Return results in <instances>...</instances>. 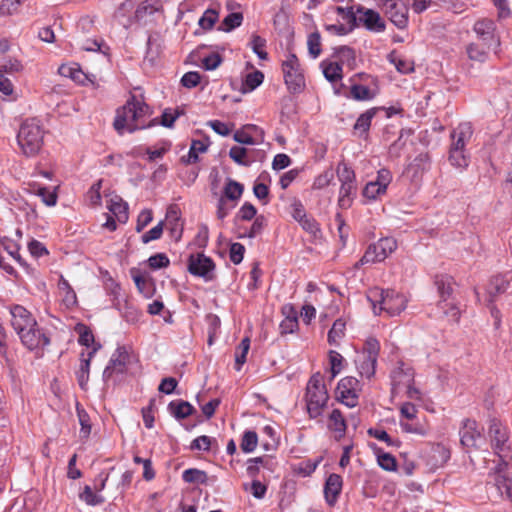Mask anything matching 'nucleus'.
<instances>
[{
    "label": "nucleus",
    "instance_id": "nucleus-6",
    "mask_svg": "<svg viewBox=\"0 0 512 512\" xmlns=\"http://www.w3.org/2000/svg\"><path fill=\"white\" fill-rule=\"evenodd\" d=\"M397 249V241L392 237H385L372 243L366 249L364 255L355 264V268H359L365 264H372L384 261L390 254Z\"/></svg>",
    "mask_w": 512,
    "mask_h": 512
},
{
    "label": "nucleus",
    "instance_id": "nucleus-32",
    "mask_svg": "<svg viewBox=\"0 0 512 512\" xmlns=\"http://www.w3.org/2000/svg\"><path fill=\"white\" fill-rule=\"evenodd\" d=\"M208 149V142L206 140H193L187 156L182 157V161L186 164L196 163L199 159V154L205 153Z\"/></svg>",
    "mask_w": 512,
    "mask_h": 512
},
{
    "label": "nucleus",
    "instance_id": "nucleus-22",
    "mask_svg": "<svg viewBox=\"0 0 512 512\" xmlns=\"http://www.w3.org/2000/svg\"><path fill=\"white\" fill-rule=\"evenodd\" d=\"M128 360V354L124 348H118L113 353L109 364L103 372V377L108 379L114 372L123 373L125 370L126 362Z\"/></svg>",
    "mask_w": 512,
    "mask_h": 512
},
{
    "label": "nucleus",
    "instance_id": "nucleus-59",
    "mask_svg": "<svg viewBox=\"0 0 512 512\" xmlns=\"http://www.w3.org/2000/svg\"><path fill=\"white\" fill-rule=\"evenodd\" d=\"M157 8L154 6L153 0H146L141 2L135 10V19L141 21L145 15L153 14Z\"/></svg>",
    "mask_w": 512,
    "mask_h": 512
},
{
    "label": "nucleus",
    "instance_id": "nucleus-36",
    "mask_svg": "<svg viewBox=\"0 0 512 512\" xmlns=\"http://www.w3.org/2000/svg\"><path fill=\"white\" fill-rule=\"evenodd\" d=\"M95 352L96 349L94 348L92 351L88 353V357L86 359L81 360L80 368L77 371V380L82 389H86L89 380L90 361L94 356Z\"/></svg>",
    "mask_w": 512,
    "mask_h": 512
},
{
    "label": "nucleus",
    "instance_id": "nucleus-31",
    "mask_svg": "<svg viewBox=\"0 0 512 512\" xmlns=\"http://www.w3.org/2000/svg\"><path fill=\"white\" fill-rule=\"evenodd\" d=\"M490 47L482 46L477 43H470L466 47V54L470 61L484 63L489 56Z\"/></svg>",
    "mask_w": 512,
    "mask_h": 512
},
{
    "label": "nucleus",
    "instance_id": "nucleus-60",
    "mask_svg": "<svg viewBox=\"0 0 512 512\" xmlns=\"http://www.w3.org/2000/svg\"><path fill=\"white\" fill-rule=\"evenodd\" d=\"M353 99L355 100H360V101H363V100H371L373 98V94L371 92V90L367 87V86H364V85H353L351 87V91H350Z\"/></svg>",
    "mask_w": 512,
    "mask_h": 512
},
{
    "label": "nucleus",
    "instance_id": "nucleus-14",
    "mask_svg": "<svg viewBox=\"0 0 512 512\" xmlns=\"http://www.w3.org/2000/svg\"><path fill=\"white\" fill-rule=\"evenodd\" d=\"M10 314L11 325L16 334L36 325L35 317L22 305H12L10 307Z\"/></svg>",
    "mask_w": 512,
    "mask_h": 512
},
{
    "label": "nucleus",
    "instance_id": "nucleus-44",
    "mask_svg": "<svg viewBox=\"0 0 512 512\" xmlns=\"http://www.w3.org/2000/svg\"><path fill=\"white\" fill-rule=\"evenodd\" d=\"M375 114H376L375 108L369 109V110L365 111L364 113H362L358 117V119L354 125V129L361 133H366L370 128L371 121H372L373 117L375 116Z\"/></svg>",
    "mask_w": 512,
    "mask_h": 512
},
{
    "label": "nucleus",
    "instance_id": "nucleus-54",
    "mask_svg": "<svg viewBox=\"0 0 512 512\" xmlns=\"http://www.w3.org/2000/svg\"><path fill=\"white\" fill-rule=\"evenodd\" d=\"M58 72L61 76L71 78L74 81H80L81 77L83 75L82 71L76 64L68 65L64 64L61 65L58 69Z\"/></svg>",
    "mask_w": 512,
    "mask_h": 512
},
{
    "label": "nucleus",
    "instance_id": "nucleus-1",
    "mask_svg": "<svg viewBox=\"0 0 512 512\" xmlns=\"http://www.w3.org/2000/svg\"><path fill=\"white\" fill-rule=\"evenodd\" d=\"M150 107L142 100L132 96L126 104L117 110L114 128L119 134L132 133L158 124L157 119L147 120Z\"/></svg>",
    "mask_w": 512,
    "mask_h": 512
},
{
    "label": "nucleus",
    "instance_id": "nucleus-39",
    "mask_svg": "<svg viewBox=\"0 0 512 512\" xmlns=\"http://www.w3.org/2000/svg\"><path fill=\"white\" fill-rule=\"evenodd\" d=\"M244 187L237 181L228 179L224 187V198L226 200L237 201L243 194Z\"/></svg>",
    "mask_w": 512,
    "mask_h": 512
},
{
    "label": "nucleus",
    "instance_id": "nucleus-15",
    "mask_svg": "<svg viewBox=\"0 0 512 512\" xmlns=\"http://www.w3.org/2000/svg\"><path fill=\"white\" fill-rule=\"evenodd\" d=\"M459 434L461 444L466 448H477L483 441L482 430L474 420H464Z\"/></svg>",
    "mask_w": 512,
    "mask_h": 512
},
{
    "label": "nucleus",
    "instance_id": "nucleus-50",
    "mask_svg": "<svg viewBox=\"0 0 512 512\" xmlns=\"http://www.w3.org/2000/svg\"><path fill=\"white\" fill-rule=\"evenodd\" d=\"M337 175L341 184H355V173L347 164L338 165Z\"/></svg>",
    "mask_w": 512,
    "mask_h": 512
},
{
    "label": "nucleus",
    "instance_id": "nucleus-51",
    "mask_svg": "<svg viewBox=\"0 0 512 512\" xmlns=\"http://www.w3.org/2000/svg\"><path fill=\"white\" fill-rule=\"evenodd\" d=\"M34 193L49 207L55 206L57 203V193L55 189L51 190L46 187H38Z\"/></svg>",
    "mask_w": 512,
    "mask_h": 512
},
{
    "label": "nucleus",
    "instance_id": "nucleus-17",
    "mask_svg": "<svg viewBox=\"0 0 512 512\" xmlns=\"http://www.w3.org/2000/svg\"><path fill=\"white\" fill-rule=\"evenodd\" d=\"M359 22L358 25L362 24L365 28L373 32H382L385 29V23L381 19L378 12L372 9H365L358 6Z\"/></svg>",
    "mask_w": 512,
    "mask_h": 512
},
{
    "label": "nucleus",
    "instance_id": "nucleus-24",
    "mask_svg": "<svg viewBox=\"0 0 512 512\" xmlns=\"http://www.w3.org/2000/svg\"><path fill=\"white\" fill-rule=\"evenodd\" d=\"M282 313L285 317L279 325L281 334L293 333L298 328L297 311L292 305L287 304L282 308Z\"/></svg>",
    "mask_w": 512,
    "mask_h": 512
},
{
    "label": "nucleus",
    "instance_id": "nucleus-21",
    "mask_svg": "<svg viewBox=\"0 0 512 512\" xmlns=\"http://www.w3.org/2000/svg\"><path fill=\"white\" fill-rule=\"evenodd\" d=\"M233 138L240 144L255 145L263 141V131L255 125H248L246 130H238Z\"/></svg>",
    "mask_w": 512,
    "mask_h": 512
},
{
    "label": "nucleus",
    "instance_id": "nucleus-56",
    "mask_svg": "<svg viewBox=\"0 0 512 512\" xmlns=\"http://www.w3.org/2000/svg\"><path fill=\"white\" fill-rule=\"evenodd\" d=\"M80 499L91 506H96L104 501L103 497L94 493L90 486L84 487L80 493Z\"/></svg>",
    "mask_w": 512,
    "mask_h": 512
},
{
    "label": "nucleus",
    "instance_id": "nucleus-18",
    "mask_svg": "<svg viewBox=\"0 0 512 512\" xmlns=\"http://www.w3.org/2000/svg\"><path fill=\"white\" fill-rule=\"evenodd\" d=\"M507 467L508 466H505L503 462H499L495 467V487L502 498L511 499L512 480L506 471Z\"/></svg>",
    "mask_w": 512,
    "mask_h": 512
},
{
    "label": "nucleus",
    "instance_id": "nucleus-27",
    "mask_svg": "<svg viewBox=\"0 0 512 512\" xmlns=\"http://www.w3.org/2000/svg\"><path fill=\"white\" fill-rule=\"evenodd\" d=\"M336 12L340 19L342 20V24L346 27H349L350 30H354L355 27L358 26L359 22V12L358 7L355 9L352 6L342 7L337 6Z\"/></svg>",
    "mask_w": 512,
    "mask_h": 512
},
{
    "label": "nucleus",
    "instance_id": "nucleus-42",
    "mask_svg": "<svg viewBox=\"0 0 512 512\" xmlns=\"http://www.w3.org/2000/svg\"><path fill=\"white\" fill-rule=\"evenodd\" d=\"M388 60L390 63H392L395 66L397 71L402 74H408L414 70L413 64L406 59L400 58L399 55L395 51H392L388 55Z\"/></svg>",
    "mask_w": 512,
    "mask_h": 512
},
{
    "label": "nucleus",
    "instance_id": "nucleus-4",
    "mask_svg": "<svg viewBox=\"0 0 512 512\" xmlns=\"http://www.w3.org/2000/svg\"><path fill=\"white\" fill-rule=\"evenodd\" d=\"M305 398L310 418L321 416L328 401V393L320 374L313 375L308 381Z\"/></svg>",
    "mask_w": 512,
    "mask_h": 512
},
{
    "label": "nucleus",
    "instance_id": "nucleus-62",
    "mask_svg": "<svg viewBox=\"0 0 512 512\" xmlns=\"http://www.w3.org/2000/svg\"><path fill=\"white\" fill-rule=\"evenodd\" d=\"M308 49L313 58H317L321 53V38L319 33H312L308 37Z\"/></svg>",
    "mask_w": 512,
    "mask_h": 512
},
{
    "label": "nucleus",
    "instance_id": "nucleus-34",
    "mask_svg": "<svg viewBox=\"0 0 512 512\" xmlns=\"http://www.w3.org/2000/svg\"><path fill=\"white\" fill-rule=\"evenodd\" d=\"M58 288L63 296V302L67 307H72L77 303L76 293L73 288L70 286L67 279L63 276H60L58 282Z\"/></svg>",
    "mask_w": 512,
    "mask_h": 512
},
{
    "label": "nucleus",
    "instance_id": "nucleus-57",
    "mask_svg": "<svg viewBox=\"0 0 512 512\" xmlns=\"http://www.w3.org/2000/svg\"><path fill=\"white\" fill-rule=\"evenodd\" d=\"M22 0H2L0 4V15L10 16L19 11Z\"/></svg>",
    "mask_w": 512,
    "mask_h": 512
},
{
    "label": "nucleus",
    "instance_id": "nucleus-55",
    "mask_svg": "<svg viewBox=\"0 0 512 512\" xmlns=\"http://www.w3.org/2000/svg\"><path fill=\"white\" fill-rule=\"evenodd\" d=\"M218 20V13L214 9H207L202 17L199 19L198 24L204 30L211 29Z\"/></svg>",
    "mask_w": 512,
    "mask_h": 512
},
{
    "label": "nucleus",
    "instance_id": "nucleus-20",
    "mask_svg": "<svg viewBox=\"0 0 512 512\" xmlns=\"http://www.w3.org/2000/svg\"><path fill=\"white\" fill-rule=\"evenodd\" d=\"M342 478L338 474H330L324 486V496L328 505L333 506L342 490Z\"/></svg>",
    "mask_w": 512,
    "mask_h": 512
},
{
    "label": "nucleus",
    "instance_id": "nucleus-38",
    "mask_svg": "<svg viewBox=\"0 0 512 512\" xmlns=\"http://www.w3.org/2000/svg\"><path fill=\"white\" fill-rule=\"evenodd\" d=\"M346 322L344 319H337L328 332V342L331 345H338L339 341L345 336Z\"/></svg>",
    "mask_w": 512,
    "mask_h": 512
},
{
    "label": "nucleus",
    "instance_id": "nucleus-3",
    "mask_svg": "<svg viewBox=\"0 0 512 512\" xmlns=\"http://www.w3.org/2000/svg\"><path fill=\"white\" fill-rule=\"evenodd\" d=\"M44 129L36 118L26 119L20 126L17 142L26 156H35L42 148Z\"/></svg>",
    "mask_w": 512,
    "mask_h": 512
},
{
    "label": "nucleus",
    "instance_id": "nucleus-46",
    "mask_svg": "<svg viewBox=\"0 0 512 512\" xmlns=\"http://www.w3.org/2000/svg\"><path fill=\"white\" fill-rule=\"evenodd\" d=\"M438 308L443 312L449 321L457 322L459 320L460 309L452 300H448V302L445 303L439 302Z\"/></svg>",
    "mask_w": 512,
    "mask_h": 512
},
{
    "label": "nucleus",
    "instance_id": "nucleus-28",
    "mask_svg": "<svg viewBox=\"0 0 512 512\" xmlns=\"http://www.w3.org/2000/svg\"><path fill=\"white\" fill-rule=\"evenodd\" d=\"M437 290L439 293L440 301L442 303L448 302L453 293V279L447 275L437 276L435 280Z\"/></svg>",
    "mask_w": 512,
    "mask_h": 512
},
{
    "label": "nucleus",
    "instance_id": "nucleus-37",
    "mask_svg": "<svg viewBox=\"0 0 512 512\" xmlns=\"http://www.w3.org/2000/svg\"><path fill=\"white\" fill-rule=\"evenodd\" d=\"M182 479L190 484H207L209 478L205 471L189 468L183 471Z\"/></svg>",
    "mask_w": 512,
    "mask_h": 512
},
{
    "label": "nucleus",
    "instance_id": "nucleus-5",
    "mask_svg": "<svg viewBox=\"0 0 512 512\" xmlns=\"http://www.w3.org/2000/svg\"><path fill=\"white\" fill-rule=\"evenodd\" d=\"M489 436L491 447L495 455L498 456L499 462H503L505 466H508L512 461V448L508 441L507 428L498 420L492 419L489 425Z\"/></svg>",
    "mask_w": 512,
    "mask_h": 512
},
{
    "label": "nucleus",
    "instance_id": "nucleus-33",
    "mask_svg": "<svg viewBox=\"0 0 512 512\" xmlns=\"http://www.w3.org/2000/svg\"><path fill=\"white\" fill-rule=\"evenodd\" d=\"M168 408L170 413L177 419H185L194 412L193 406L186 401H172Z\"/></svg>",
    "mask_w": 512,
    "mask_h": 512
},
{
    "label": "nucleus",
    "instance_id": "nucleus-30",
    "mask_svg": "<svg viewBox=\"0 0 512 512\" xmlns=\"http://www.w3.org/2000/svg\"><path fill=\"white\" fill-rule=\"evenodd\" d=\"M107 207L120 223L127 222L128 205L120 197L115 196L111 198Z\"/></svg>",
    "mask_w": 512,
    "mask_h": 512
},
{
    "label": "nucleus",
    "instance_id": "nucleus-2",
    "mask_svg": "<svg viewBox=\"0 0 512 512\" xmlns=\"http://www.w3.org/2000/svg\"><path fill=\"white\" fill-rule=\"evenodd\" d=\"M367 299L371 303L375 315H379L381 312H386L390 316L398 315L406 308L407 304L404 295L395 290L373 288L368 292Z\"/></svg>",
    "mask_w": 512,
    "mask_h": 512
},
{
    "label": "nucleus",
    "instance_id": "nucleus-53",
    "mask_svg": "<svg viewBox=\"0 0 512 512\" xmlns=\"http://www.w3.org/2000/svg\"><path fill=\"white\" fill-rule=\"evenodd\" d=\"M247 152H248V150L244 147L233 146L229 150V156L237 164L242 165V166H249L250 161L246 157Z\"/></svg>",
    "mask_w": 512,
    "mask_h": 512
},
{
    "label": "nucleus",
    "instance_id": "nucleus-49",
    "mask_svg": "<svg viewBox=\"0 0 512 512\" xmlns=\"http://www.w3.org/2000/svg\"><path fill=\"white\" fill-rule=\"evenodd\" d=\"M77 416L79 420V424L81 426L80 429V436L82 438H88V436L91 433V424H90V417L88 413L83 409L77 406Z\"/></svg>",
    "mask_w": 512,
    "mask_h": 512
},
{
    "label": "nucleus",
    "instance_id": "nucleus-10",
    "mask_svg": "<svg viewBox=\"0 0 512 512\" xmlns=\"http://www.w3.org/2000/svg\"><path fill=\"white\" fill-rule=\"evenodd\" d=\"M284 80L292 91H299L304 86V77L297 57L290 54L282 65Z\"/></svg>",
    "mask_w": 512,
    "mask_h": 512
},
{
    "label": "nucleus",
    "instance_id": "nucleus-13",
    "mask_svg": "<svg viewBox=\"0 0 512 512\" xmlns=\"http://www.w3.org/2000/svg\"><path fill=\"white\" fill-rule=\"evenodd\" d=\"M20 338L21 343L29 350L42 349L49 345L50 339L46 333L36 325L31 328H27L21 333L17 334Z\"/></svg>",
    "mask_w": 512,
    "mask_h": 512
},
{
    "label": "nucleus",
    "instance_id": "nucleus-11",
    "mask_svg": "<svg viewBox=\"0 0 512 512\" xmlns=\"http://www.w3.org/2000/svg\"><path fill=\"white\" fill-rule=\"evenodd\" d=\"M382 10L397 28H406L408 8L402 0H382Z\"/></svg>",
    "mask_w": 512,
    "mask_h": 512
},
{
    "label": "nucleus",
    "instance_id": "nucleus-29",
    "mask_svg": "<svg viewBox=\"0 0 512 512\" xmlns=\"http://www.w3.org/2000/svg\"><path fill=\"white\" fill-rule=\"evenodd\" d=\"M327 427L329 430L337 434V438H341L342 436H344L346 431V421L340 410L334 409L330 413Z\"/></svg>",
    "mask_w": 512,
    "mask_h": 512
},
{
    "label": "nucleus",
    "instance_id": "nucleus-9",
    "mask_svg": "<svg viewBox=\"0 0 512 512\" xmlns=\"http://www.w3.org/2000/svg\"><path fill=\"white\" fill-rule=\"evenodd\" d=\"M215 263L203 253L191 254L188 259V271L205 281H211L214 278Z\"/></svg>",
    "mask_w": 512,
    "mask_h": 512
},
{
    "label": "nucleus",
    "instance_id": "nucleus-41",
    "mask_svg": "<svg viewBox=\"0 0 512 512\" xmlns=\"http://www.w3.org/2000/svg\"><path fill=\"white\" fill-rule=\"evenodd\" d=\"M449 161L452 166L460 169H465L469 165V155L465 150L450 149Z\"/></svg>",
    "mask_w": 512,
    "mask_h": 512
},
{
    "label": "nucleus",
    "instance_id": "nucleus-12",
    "mask_svg": "<svg viewBox=\"0 0 512 512\" xmlns=\"http://www.w3.org/2000/svg\"><path fill=\"white\" fill-rule=\"evenodd\" d=\"M392 181V174L388 169H380L376 180L368 182L363 189V196L369 200H375L386 193L388 185Z\"/></svg>",
    "mask_w": 512,
    "mask_h": 512
},
{
    "label": "nucleus",
    "instance_id": "nucleus-45",
    "mask_svg": "<svg viewBox=\"0 0 512 512\" xmlns=\"http://www.w3.org/2000/svg\"><path fill=\"white\" fill-rule=\"evenodd\" d=\"M243 15L239 12H233L228 14L222 21L220 30L224 32H230L233 29L239 27L242 24Z\"/></svg>",
    "mask_w": 512,
    "mask_h": 512
},
{
    "label": "nucleus",
    "instance_id": "nucleus-35",
    "mask_svg": "<svg viewBox=\"0 0 512 512\" xmlns=\"http://www.w3.org/2000/svg\"><path fill=\"white\" fill-rule=\"evenodd\" d=\"M356 192L355 184H341L339 190L338 205L347 209L352 205L353 195Z\"/></svg>",
    "mask_w": 512,
    "mask_h": 512
},
{
    "label": "nucleus",
    "instance_id": "nucleus-16",
    "mask_svg": "<svg viewBox=\"0 0 512 512\" xmlns=\"http://www.w3.org/2000/svg\"><path fill=\"white\" fill-rule=\"evenodd\" d=\"M473 30L484 46H499V39L495 35L496 25L491 19H481L475 22Z\"/></svg>",
    "mask_w": 512,
    "mask_h": 512
},
{
    "label": "nucleus",
    "instance_id": "nucleus-63",
    "mask_svg": "<svg viewBox=\"0 0 512 512\" xmlns=\"http://www.w3.org/2000/svg\"><path fill=\"white\" fill-rule=\"evenodd\" d=\"M333 178H334V174L332 171H330V170L324 171L323 173H321L314 179L312 188L315 190L323 189L331 183Z\"/></svg>",
    "mask_w": 512,
    "mask_h": 512
},
{
    "label": "nucleus",
    "instance_id": "nucleus-26",
    "mask_svg": "<svg viewBox=\"0 0 512 512\" xmlns=\"http://www.w3.org/2000/svg\"><path fill=\"white\" fill-rule=\"evenodd\" d=\"M377 357L358 353L355 359L356 368L362 377L370 379L375 374Z\"/></svg>",
    "mask_w": 512,
    "mask_h": 512
},
{
    "label": "nucleus",
    "instance_id": "nucleus-52",
    "mask_svg": "<svg viewBox=\"0 0 512 512\" xmlns=\"http://www.w3.org/2000/svg\"><path fill=\"white\" fill-rule=\"evenodd\" d=\"M344 358L337 351L331 350L329 351V362H330V370H331V379H334L343 368Z\"/></svg>",
    "mask_w": 512,
    "mask_h": 512
},
{
    "label": "nucleus",
    "instance_id": "nucleus-7",
    "mask_svg": "<svg viewBox=\"0 0 512 512\" xmlns=\"http://www.w3.org/2000/svg\"><path fill=\"white\" fill-rule=\"evenodd\" d=\"M414 373L411 367L404 363H399L391 372V382L393 390L400 392L406 390L409 398L418 399L419 391L412 386Z\"/></svg>",
    "mask_w": 512,
    "mask_h": 512
},
{
    "label": "nucleus",
    "instance_id": "nucleus-64",
    "mask_svg": "<svg viewBox=\"0 0 512 512\" xmlns=\"http://www.w3.org/2000/svg\"><path fill=\"white\" fill-rule=\"evenodd\" d=\"M377 462L381 468L387 471H394L397 466L395 458L389 453H379Z\"/></svg>",
    "mask_w": 512,
    "mask_h": 512
},
{
    "label": "nucleus",
    "instance_id": "nucleus-19",
    "mask_svg": "<svg viewBox=\"0 0 512 512\" xmlns=\"http://www.w3.org/2000/svg\"><path fill=\"white\" fill-rule=\"evenodd\" d=\"M509 282L510 279L507 277V275H496L492 277L486 287L484 302L491 304L497 295L506 291Z\"/></svg>",
    "mask_w": 512,
    "mask_h": 512
},
{
    "label": "nucleus",
    "instance_id": "nucleus-23",
    "mask_svg": "<svg viewBox=\"0 0 512 512\" xmlns=\"http://www.w3.org/2000/svg\"><path fill=\"white\" fill-rule=\"evenodd\" d=\"M473 134L472 126L470 123H461L451 134L452 143L450 149L465 150L467 142L471 139Z\"/></svg>",
    "mask_w": 512,
    "mask_h": 512
},
{
    "label": "nucleus",
    "instance_id": "nucleus-48",
    "mask_svg": "<svg viewBox=\"0 0 512 512\" xmlns=\"http://www.w3.org/2000/svg\"><path fill=\"white\" fill-rule=\"evenodd\" d=\"M249 348L250 340L249 338H244L236 349L235 366L238 371L241 369V366L246 362V356L248 354Z\"/></svg>",
    "mask_w": 512,
    "mask_h": 512
},
{
    "label": "nucleus",
    "instance_id": "nucleus-61",
    "mask_svg": "<svg viewBox=\"0 0 512 512\" xmlns=\"http://www.w3.org/2000/svg\"><path fill=\"white\" fill-rule=\"evenodd\" d=\"M379 350H380V344H379L378 340L373 337H369L365 341L362 351H360L359 353L366 355V356L378 358Z\"/></svg>",
    "mask_w": 512,
    "mask_h": 512
},
{
    "label": "nucleus",
    "instance_id": "nucleus-47",
    "mask_svg": "<svg viewBox=\"0 0 512 512\" xmlns=\"http://www.w3.org/2000/svg\"><path fill=\"white\" fill-rule=\"evenodd\" d=\"M250 47L259 59L266 60L268 58V54L265 51L266 40L261 36L253 34L250 41Z\"/></svg>",
    "mask_w": 512,
    "mask_h": 512
},
{
    "label": "nucleus",
    "instance_id": "nucleus-8",
    "mask_svg": "<svg viewBox=\"0 0 512 512\" xmlns=\"http://www.w3.org/2000/svg\"><path fill=\"white\" fill-rule=\"evenodd\" d=\"M359 391V381L356 378L344 377L339 381L335 394L338 401L353 408L358 404Z\"/></svg>",
    "mask_w": 512,
    "mask_h": 512
},
{
    "label": "nucleus",
    "instance_id": "nucleus-43",
    "mask_svg": "<svg viewBox=\"0 0 512 512\" xmlns=\"http://www.w3.org/2000/svg\"><path fill=\"white\" fill-rule=\"evenodd\" d=\"M264 75L261 71L248 73L243 81V91L251 92L262 84Z\"/></svg>",
    "mask_w": 512,
    "mask_h": 512
},
{
    "label": "nucleus",
    "instance_id": "nucleus-25",
    "mask_svg": "<svg viewBox=\"0 0 512 512\" xmlns=\"http://www.w3.org/2000/svg\"><path fill=\"white\" fill-rule=\"evenodd\" d=\"M167 225L171 236L176 240H180L183 232V222L181 221L179 209L176 206H170L167 214Z\"/></svg>",
    "mask_w": 512,
    "mask_h": 512
},
{
    "label": "nucleus",
    "instance_id": "nucleus-40",
    "mask_svg": "<svg viewBox=\"0 0 512 512\" xmlns=\"http://www.w3.org/2000/svg\"><path fill=\"white\" fill-rule=\"evenodd\" d=\"M323 74L329 82H335L342 78V67L337 62H322Z\"/></svg>",
    "mask_w": 512,
    "mask_h": 512
},
{
    "label": "nucleus",
    "instance_id": "nucleus-58",
    "mask_svg": "<svg viewBox=\"0 0 512 512\" xmlns=\"http://www.w3.org/2000/svg\"><path fill=\"white\" fill-rule=\"evenodd\" d=\"M258 442L257 434L253 431H247L244 433L242 442H241V449L244 452L250 453L255 450Z\"/></svg>",
    "mask_w": 512,
    "mask_h": 512
}]
</instances>
